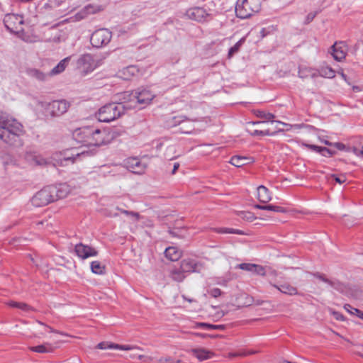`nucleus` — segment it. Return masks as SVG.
<instances>
[{"mask_svg":"<svg viewBox=\"0 0 363 363\" xmlns=\"http://www.w3.org/2000/svg\"><path fill=\"white\" fill-rule=\"evenodd\" d=\"M24 133L23 125L16 119L0 115V139L13 145L19 143V137Z\"/></svg>","mask_w":363,"mask_h":363,"instance_id":"nucleus-1","label":"nucleus"},{"mask_svg":"<svg viewBox=\"0 0 363 363\" xmlns=\"http://www.w3.org/2000/svg\"><path fill=\"white\" fill-rule=\"evenodd\" d=\"M276 123L289 125L280 121H257L249 122L247 123V130L250 132L252 135H272L278 132L279 130L276 125Z\"/></svg>","mask_w":363,"mask_h":363,"instance_id":"nucleus-2","label":"nucleus"},{"mask_svg":"<svg viewBox=\"0 0 363 363\" xmlns=\"http://www.w3.org/2000/svg\"><path fill=\"white\" fill-rule=\"evenodd\" d=\"M125 108L121 104H108L99 110L97 118L101 122L109 123L121 117Z\"/></svg>","mask_w":363,"mask_h":363,"instance_id":"nucleus-3","label":"nucleus"},{"mask_svg":"<svg viewBox=\"0 0 363 363\" xmlns=\"http://www.w3.org/2000/svg\"><path fill=\"white\" fill-rule=\"evenodd\" d=\"M259 0H238L235 6L236 16L240 18H247L260 9Z\"/></svg>","mask_w":363,"mask_h":363,"instance_id":"nucleus-4","label":"nucleus"},{"mask_svg":"<svg viewBox=\"0 0 363 363\" xmlns=\"http://www.w3.org/2000/svg\"><path fill=\"white\" fill-rule=\"evenodd\" d=\"M193 121H196V120H190L184 116H173L166 121V126L167 128L179 126L180 133L191 134L194 129Z\"/></svg>","mask_w":363,"mask_h":363,"instance_id":"nucleus-5","label":"nucleus"},{"mask_svg":"<svg viewBox=\"0 0 363 363\" xmlns=\"http://www.w3.org/2000/svg\"><path fill=\"white\" fill-rule=\"evenodd\" d=\"M55 201L50 186L37 192L32 198L31 202L34 206L42 207Z\"/></svg>","mask_w":363,"mask_h":363,"instance_id":"nucleus-6","label":"nucleus"},{"mask_svg":"<svg viewBox=\"0 0 363 363\" xmlns=\"http://www.w3.org/2000/svg\"><path fill=\"white\" fill-rule=\"evenodd\" d=\"M111 36V32L108 29H99L92 33L90 41L94 47L101 48L110 42Z\"/></svg>","mask_w":363,"mask_h":363,"instance_id":"nucleus-7","label":"nucleus"},{"mask_svg":"<svg viewBox=\"0 0 363 363\" xmlns=\"http://www.w3.org/2000/svg\"><path fill=\"white\" fill-rule=\"evenodd\" d=\"M4 23L6 28L11 33L18 34L23 31L22 25L23 20L21 16L15 14L6 15Z\"/></svg>","mask_w":363,"mask_h":363,"instance_id":"nucleus-8","label":"nucleus"},{"mask_svg":"<svg viewBox=\"0 0 363 363\" xmlns=\"http://www.w3.org/2000/svg\"><path fill=\"white\" fill-rule=\"evenodd\" d=\"M101 64V60H95L90 54L82 55L78 60L79 67L86 73L93 71Z\"/></svg>","mask_w":363,"mask_h":363,"instance_id":"nucleus-9","label":"nucleus"},{"mask_svg":"<svg viewBox=\"0 0 363 363\" xmlns=\"http://www.w3.org/2000/svg\"><path fill=\"white\" fill-rule=\"evenodd\" d=\"M69 107V103L65 100L53 101L48 104L47 111L52 116H60L66 113Z\"/></svg>","mask_w":363,"mask_h":363,"instance_id":"nucleus-10","label":"nucleus"},{"mask_svg":"<svg viewBox=\"0 0 363 363\" xmlns=\"http://www.w3.org/2000/svg\"><path fill=\"white\" fill-rule=\"evenodd\" d=\"M155 94L147 89H138L135 91V104L147 106L155 98Z\"/></svg>","mask_w":363,"mask_h":363,"instance_id":"nucleus-11","label":"nucleus"},{"mask_svg":"<svg viewBox=\"0 0 363 363\" xmlns=\"http://www.w3.org/2000/svg\"><path fill=\"white\" fill-rule=\"evenodd\" d=\"M332 55L337 61H342L346 57L347 47L345 42L335 43L332 47Z\"/></svg>","mask_w":363,"mask_h":363,"instance_id":"nucleus-12","label":"nucleus"},{"mask_svg":"<svg viewBox=\"0 0 363 363\" xmlns=\"http://www.w3.org/2000/svg\"><path fill=\"white\" fill-rule=\"evenodd\" d=\"M74 251L77 255L82 259H86L89 257L96 256L98 252L88 245H84L82 243L75 245Z\"/></svg>","mask_w":363,"mask_h":363,"instance_id":"nucleus-13","label":"nucleus"},{"mask_svg":"<svg viewBox=\"0 0 363 363\" xmlns=\"http://www.w3.org/2000/svg\"><path fill=\"white\" fill-rule=\"evenodd\" d=\"M236 267L242 270L250 272L253 274L259 276L266 275L265 267L262 265L252 263H241L238 264Z\"/></svg>","mask_w":363,"mask_h":363,"instance_id":"nucleus-14","label":"nucleus"},{"mask_svg":"<svg viewBox=\"0 0 363 363\" xmlns=\"http://www.w3.org/2000/svg\"><path fill=\"white\" fill-rule=\"evenodd\" d=\"M94 146H100L108 143L110 140V134L105 129L94 128Z\"/></svg>","mask_w":363,"mask_h":363,"instance_id":"nucleus-15","label":"nucleus"},{"mask_svg":"<svg viewBox=\"0 0 363 363\" xmlns=\"http://www.w3.org/2000/svg\"><path fill=\"white\" fill-rule=\"evenodd\" d=\"M55 200L65 198L71 191V189L67 184H60L58 186H50Z\"/></svg>","mask_w":363,"mask_h":363,"instance_id":"nucleus-16","label":"nucleus"},{"mask_svg":"<svg viewBox=\"0 0 363 363\" xmlns=\"http://www.w3.org/2000/svg\"><path fill=\"white\" fill-rule=\"evenodd\" d=\"M89 133V126H85L74 130L72 133V137L78 143L86 146V140L89 135V134H90Z\"/></svg>","mask_w":363,"mask_h":363,"instance_id":"nucleus-17","label":"nucleus"},{"mask_svg":"<svg viewBox=\"0 0 363 363\" xmlns=\"http://www.w3.org/2000/svg\"><path fill=\"white\" fill-rule=\"evenodd\" d=\"M126 167L133 173L139 174H143L146 169V165L137 158L128 159L126 162Z\"/></svg>","mask_w":363,"mask_h":363,"instance_id":"nucleus-18","label":"nucleus"},{"mask_svg":"<svg viewBox=\"0 0 363 363\" xmlns=\"http://www.w3.org/2000/svg\"><path fill=\"white\" fill-rule=\"evenodd\" d=\"M201 264L192 259H184L180 263V268L186 273L191 272H199V269H198L199 267H201Z\"/></svg>","mask_w":363,"mask_h":363,"instance_id":"nucleus-19","label":"nucleus"},{"mask_svg":"<svg viewBox=\"0 0 363 363\" xmlns=\"http://www.w3.org/2000/svg\"><path fill=\"white\" fill-rule=\"evenodd\" d=\"M66 36L65 33L57 28H51L46 34L45 39L48 42L59 43L62 40H65Z\"/></svg>","mask_w":363,"mask_h":363,"instance_id":"nucleus-20","label":"nucleus"},{"mask_svg":"<svg viewBox=\"0 0 363 363\" xmlns=\"http://www.w3.org/2000/svg\"><path fill=\"white\" fill-rule=\"evenodd\" d=\"M186 16L190 19L201 21L205 19L208 13L203 8L196 7L189 9L186 11Z\"/></svg>","mask_w":363,"mask_h":363,"instance_id":"nucleus-21","label":"nucleus"},{"mask_svg":"<svg viewBox=\"0 0 363 363\" xmlns=\"http://www.w3.org/2000/svg\"><path fill=\"white\" fill-rule=\"evenodd\" d=\"M298 77L301 79H307L308 77L315 78L318 77V69L301 65L298 67Z\"/></svg>","mask_w":363,"mask_h":363,"instance_id":"nucleus-22","label":"nucleus"},{"mask_svg":"<svg viewBox=\"0 0 363 363\" xmlns=\"http://www.w3.org/2000/svg\"><path fill=\"white\" fill-rule=\"evenodd\" d=\"M139 72V69L134 65L126 67L118 71V75L124 80H129Z\"/></svg>","mask_w":363,"mask_h":363,"instance_id":"nucleus-23","label":"nucleus"},{"mask_svg":"<svg viewBox=\"0 0 363 363\" xmlns=\"http://www.w3.org/2000/svg\"><path fill=\"white\" fill-rule=\"evenodd\" d=\"M97 348L101 350H105L107 348L109 349H118L121 350H133L139 349L138 347L135 346H131V345H118V344H114V343H105V342H100L97 345Z\"/></svg>","mask_w":363,"mask_h":363,"instance_id":"nucleus-24","label":"nucleus"},{"mask_svg":"<svg viewBox=\"0 0 363 363\" xmlns=\"http://www.w3.org/2000/svg\"><path fill=\"white\" fill-rule=\"evenodd\" d=\"M164 255L168 259L175 262L181 258L182 256V252L175 247H169L166 248Z\"/></svg>","mask_w":363,"mask_h":363,"instance_id":"nucleus-25","label":"nucleus"},{"mask_svg":"<svg viewBox=\"0 0 363 363\" xmlns=\"http://www.w3.org/2000/svg\"><path fill=\"white\" fill-rule=\"evenodd\" d=\"M257 199L262 203H267L271 201L270 193L266 186L260 185L257 187Z\"/></svg>","mask_w":363,"mask_h":363,"instance_id":"nucleus-26","label":"nucleus"},{"mask_svg":"<svg viewBox=\"0 0 363 363\" xmlns=\"http://www.w3.org/2000/svg\"><path fill=\"white\" fill-rule=\"evenodd\" d=\"M230 162L237 167H241L244 165L253 162V160L251 157L235 155L231 158Z\"/></svg>","mask_w":363,"mask_h":363,"instance_id":"nucleus-27","label":"nucleus"},{"mask_svg":"<svg viewBox=\"0 0 363 363\" xmlns=\"http://www.w3.org/2000/svg\"><path fill=\"white\" fill-rule=\"evenodd\" d=\"M192 354L200 361L208 359L213 356V353L203 348L191 350Z\"/></svg>","mask_w":363,"mask_h":363,"instance_id":"nucleus-28","label":"nucleus"},{"mask_svg":"<svg viewBox=\"0 0 363 363\" xmlns=\"http://www.w3.org/2000/svg\"><path fill=\"white\" fill-rule=\"evenodd\" d=\"M272 286L283 294H288L290 296L298 294L297 289L289 284H284L280 286L277 284H272Z\"/></svg>","mask_w":363,"mask_h":363,"instance_id":"nucleus-29","label":"nucleus"},{"mask_svg":"<svg viewBox=\"0 0 363 363\" xmlns=\"http://www.w3.org/2000/svg\"><path fill=\"white\" fill-rule=\"evenodd\" d=\"M135 96V91H124L119 94L118 96V100L120 102L118 104H121L122 105H124L127 103H133L135 104V99H134Z\"/></svg>","mask_w":363,"mask_h":363,"instance_id":"nucleus-30","label":"nucleus"},{"mask_svg":"<svg viewBox=\"0 0 363 363\" xmlns=\"http://www.w3.org/2000/svg\"><path fill=\"white\" fill-rule=\"evenodd\" d=\"M70 57H66L61 60L49 73L50 76L57 75L62 73L67 67Z\"/></svg>","mask_w":363,"mask_h":363,"instance_id":"nucleus-31","label":"nucleus"},{"mask_svg":"<svg viewBox=\"0 0 363 363\" xmlns=\"http://www.w3.org/2000/svg\"><path fill=\"white\" fill-rule=\"evenodd\" d=\"M86 154H88V152L85 150L79 151V150L77 148H72L70 150V154L65 152L64 160L66 161L71 160L72 162H74L77 157L85 155Z\"/></svg>","mask_w":363,"mask_h":363,"instance_id":"nucleus-32","label":"nucleus"},{"mask_svg":"<svg viewBox=\"0 0 363 363\" xmlns=\"http://www.w3.org/2000/svg\"><path fill=\"white\" fill-rule=\"evenodd\" d=\"M318 76L322 77L333 79L335 77V71L330 67L321 66L320 69H318Z\"/></svg>","mask_w":363,"mask_h":363,"instance_id":"nucleus-33","label":"nucleus"},{"mask_svg":"<svg viewBox=\"0 0 363 363\" xmlns=\"http://www.w3.org/2000/svg\"><path fill=\"white\" fill-rule=\"evenodd\" d=\"M169 276L172 280H174L175 281H178V282L182 281L186 277L185 274L184 273V272L182 270V269L180 267L179 269H177V268L172 269L170 271Z\"/></svg>","mask_w":363,"mask_h":363,"instance_id":"nucleus-34","label":"nucleus"},{"mask_svg":"<svg viewBox=\"0 0 363 363\" xmlns=\"http://www.w3.org/2000/svg\"><path fill=\"white\" fill-rule=\"evenodd\" d=\"M91 270L94 274L101 275L105 274L106 267L99 261H93L91 263Z\"/></svg>","mask_w":363,"mask_h":363,"instance_id":"nucleus-35","label":"nucleus"},{"mask_svg":"<svg viewBox=\"0 0 363 363\" xmlns=\"http://www.w3.org/2000/svg\"><path fill=\"white\" fill-rule=\"evenodd\" d=\"M6 304L11 307L19 308L26 312H30L34 311V309L30 306L29 305L25 303L16 302V301H9L6 303Z\"/></svg>","mask_w":363,"mask_h":363,"instance_id":"nucleus-36","label":"nucleus"},{"mask_svg":"<svg viewBox=\"0 0 363 363\" xmlns=\"http://www.w3.org/2000/svg\"><path fill=\"white\" fill-rule=\"evenodd\" d=\"M28 72L30 77H32L39 81L45 80L47 78V76L49 75V74H45L43 72H41L38 69H30L28 71Z\"/></svg>","mask_w":363,"mask_h":363,"instance_id":"nucleus-37","label":"nucleus"},{"mask_svg":"<svg viewBox=\"0 0 363 363\" xmlns=\"http://www.w3.org/2000/svg\"><path fill=\"white\" fill-rule=\"evenodd\" d=\"M237 215L242 219L247 222H253L254 220L257 219V218L254 215V213L250 211H238Z\"/></svg>","mask_w":363,"mask_h":363,"instance_id":"nucleus-38","label":"nucleus"},{"mask_svg":"<svg viewBox=\"0 0 363 363\" xmlns=\"http://www.w3.org/2000/svg\"><path fill=\"white\" fill-rule=\"evenodd\" d=\"M38 324L40 326V328L38 330V335H44L45 332L48 331V332H50V333H60L61 335H66L65 333H60V332H59L57 330H55L53 328H52L51 327H50V326H48L47 325H45V324H43L41 322H38Z\"/></svg>","mask_w":363,"mask_h":363,"instance_id":"nucleus-39","label":"nucleus"},{"mask_svg":"<svg viewBox=\"0 0 363 363\" xmlns=\"http://www.w3.org/2000/svg\"><path fill=\"white\" fill-rule=\"evenodd\" d=\"M30 162L35 165L43 166L48 164V162L40 155H33L30 157Z\"/></svg>","mask_w":363,"mask_h":363,"instance_id":"nucleus-40","label":"nucleus"},{"mask_svg":"<svg viewBox=\"0 0 363 363\" xmlns=\"http://www.w3.org/2000/svg\"><path fill=\"white\" fill-rule=\"evenodd\" d=\"M344 308L350 314L355 315L363 320V312L360 310L353 308L350 304H345Z\"/></svg>","mask_w":363,"mask_h":363,"instance_id":"nucleus-41","label":"nucleus"},{"mask_svg":"<svg viewBox=\"0 0 363 363\" xmlns=\"http://www.w3.org/2000/svg\"><path fill=\"white\" fill-rule=\"evenodd\" d=\"M244 42H245V38H242L238 42H237L233 47H232L229 50L228 54V58H231L235 53H236L239 51L241 45L243 44Z\"/></svg>","mask_w":363,"mask_h":363,"instance_id":"nucleus-42","label":"nucleus"},{"mask_svg":"<svg viewBox=\"0 0 363 363\" xmlns=\"http://www.w3.org/2000/svg\"><path fill=\"white\" fill-rule=\"evenodd\" d=\"M328 181L329 182L330 179H333L335 182L342 184L347 181V177L345 174H330L326 177Z\"/></svg>","mask_w":363,"mask_h":363,"instance_id":"nucleus-43","label":"nucleus"},{"mask_svg":"<svg viewBox=\"0 0 363 363\" xmlns=\"http://www.w3.org/2000/svg\"><path fill=\"white\" fill-rule=\"evenodd\" d=\"M216 231L218 233H234L238 235H244V232L240 230L233 229V228H220L216 229Z\"/></svg>","mask_w":363,"mask_h":363,"instance_id":"nucleus-44","label":"nucleus"},{"mask_svg":"<svg viewBox=\"0 0 363 363\" xmlns=\"http://www.w3.org/2000/svg\"><path fill=\"white\" fill-rule=\"evenodd\" d=\"M255 113L256 114V116L257 117L262 118V119L267 120V121H273V119L275 117L274 115L271 113H266L264 111H259V110L255 111Z\"/></svg>","mask_w":363,"mask_h":363,"instance_id":"nucleus-45","label":"nucleus"},{"mask_svg":"<svg viewBox=\"0 0 363 363\" xmlns=\"http://www.w3.org/2000/svg\"><path fill=\"white\" fill-rule=\"evenodd\" d=\"M302 145L310 150L321 153L323 155H325L323 153L324 151H328V148L327 147H320L315 145H310L307 143H303Z\"/></svg>","mask_w":363,"mask_h":363,"instance_id":"nucleus-46","label":"nucleus"},{"mask_svg":"<svg viewBox=\"0 0 363 363\" xmlns=\"http://www.w3.org/2000/svg\"><path fill=\"white\" fill-rule=\"evenodd\" d=\"M198 325L202 328H205L206 329H212V330H223L225 326L223 325H212L205 323H198Z\"/></svg>","mask_w":363,"mask_h":363,"instance_id":"nucleus-47","label":"nucleus"},{"mask_svg":"<svg viewBox=\"0 0 363 363\" xmlns=\"http://www.w3.org/2000/svg\"><path fill=\"white\" fill-rule=\"evenodd\" d=\"M90 134L87 138L86 147L94 146V127L89 126Z\"/></svg>","mask_w":363,"mask_h":363,"instance_id":"nucleus-48","label":"nucleus"},{"mask_svg":"<svg viewBox=\"0 0 363 363\" xmlns=\"http://www.w3.org/2000/svg\"><path fill=\"white\" fill-rule=\"evenodd\" d=\"M265 210L279 213H286V210L281 206L274 205H265Z\"/></svg>","mask_w":363,"mask_h":363,"instance_id":"nucleus-49","label":"nucleus"},{"mask_svg":"<svg viewBox=\"0 0 363 363\" xmlns=\"http://www.w3.org/2000/svg\"><path fill=\"white\" fill-rule=\"evenodd\" d=\"M87 177H87L88 181H93V180L98 181L103 177V176L101 175V174H99L96 171H93V172H89L88 174Z\"/></svg>","mask_w":363,"mask_h":363,"instance_id":"nucleus-50","label":"nucleus"},{"mask_svg":"<svg viewBox=\"0 0 363 363\" xmlns=\"http://www.w3.org/2000/svg\"><path fill=\"white\" fill-rule=\"evenodd\" d=\"M30 350L33 352H39V353H45V352H48L50 351V350H48L45 347V346L43 345L35 346V347H30Z\"/></svg>","mask_w":363,"mask_h":363,"instance_id":"nucleus-51","label":"nucleus"},{"mask_svg":"<svg viewBox=\"0 0 363 363\" xmlns=\"http://www.w3.org/2000/svg\"><path fill=\"white\" fill-rule=\"evenodd\" d=\"M118 210H119L122 213H123L125 215H127V216H134V218H135V220H138L141 218L140 215L138 213H137V212L129 211H127V210H123V209H120V208H118Z\"/></svg>","mask_w":363,"mask_h":363,"instance_id":"nucleus-52","label":"nucleus"},{"mask_svg":"<svg viewBox=\"0 0 363 363\" xmlns=\"http://www.w3.org/2000/svg\"><path fill=\"white\" fill-rule=\"evenodd\" d=\"M208 293L213 298H217L222 294V291L218 288H213L208 290Z\"/></svg>","mask_w":363,"mask_h":363,"instance_id":"nucleus-53","label":"nucleus"},{"mask_svg":"<svg viewBox=\"0 0 363 363\" xmlns=\"http://www.w3.org/2000/svg\"><path fill=\"white\" fill-rule=\"evenodd\" d=\"M333 315L334 316V318L336 319V320H344V317L343 315L340 313L339 312H336V311H333Z\"/></svg>","mask_w":363,"mask_h":363,"instance_id":"nucleus-54","label":"nucleus"},{"mask_svg":"<svg viewBox=\"0 0 363 363\" xmlns=\"http://www.w3.org/2000/svg\"><path fill=\"white\" fill-rule=\"evenodd\" d=\"M314 276L324 282H326L328 284H332V282L329 279H326L324 276H323L321 274H316Z\"/></svg>","mask_w":363,"mask_h":363,"instance_id":"nucleus-55","label":"nucleus"},{"mask_svg":"<svg viewBox=\"0 0 363 363\" xmlns=\"http://www.w3.org/2000/svg\"><path fill=\"white\" fill-rule=\"evenodd\" d=\"M352 91H353L354 92L357 93V92H360V91H363V86H356V85H353V86H352Z\"/></svg>","mask_w":363,"mask_h":363,"instance_id":"nucleus-56","label":"nucleus"},{"mask_svg":"<svg viewBox=\"0 0 363 363\" xmlns=\"http://www.w3.org/2000/svg\"><path fill=\"white\" fill-rule=\"evenodd\" d=\"M338 74L342 77V78L347 83V84L350 85V82L348 81L347 76L344 74L342 71L338 72Z\"/></svg>","mask_w":363,"mask_h":363,"instance_id":"nucleus-57","label":"nucleus"},{"mask_svg":"<svg viewBox=\"0 0 363 363\" xmlns=\"http://www.w3.org/2000/svg\"><path fill=\"white\" fill-rule=\"evenodd\" d=\"M169 233L172 235V237H177L179 238H184V235H179L177 232L176 231H169Z\"/></svg>","mask_w":363,"mask_h":363,"instance_id":"nucleus-58","label":"nucleus"},{"mask_svg":"<svg viewBox=\"0 0 363 363\" xmlns=\"http://www.w3.org/2000/svg\"><path fill=\"white\" fill-rule=\"evenodd\" d=\"M333 145L340 150L345 148V145L340 143H336Z\"/></svg>","mask_w":363,"mask_h":363,"instance_id":"nucleus-59","label":"nucleus"},{"mask_svg":"<svg viewBox=\"0 0 363 363\" xmlns=\"http://www.w3.org/2000/svg\"><path fill=\"white\" fill-rule=\"evenodd\" d=\"M315 17V14L314 13H309L307 17H306V23H309L311 22Z\"/></svg>","mask_w":363,"mask_h":363,"instance_id":"nucleus-60","label":"nucleus"},{"mask_svg":"<svg viewBox=\"0 0 363 363\" xmlns=\"http://www.w3.org/2000/svg\"><path fill=\"white\" fill-rule=\"evenodd\" d=\"M179 167V163H178V162L174 163V167H173V169L172 171V174H174L176 171L178 169Z\"/></svg>","mask_w":363,"mask_h":363,"instance_id":"nucleus-61","label":"nucleus"},{"mask_svg":"<svg viewBox=\"0 0 363 363\" xmlns=\"http://www.w3.org/2000/svg\"><path fill=\"white\" fill-rule=\"evenodd\" d=\"M246 354L245 353H230L229 357L245 356Z\"/></svg>","mask_w":363,"mask_h":363,"instance_id":"nucleus-62","label":"nucleus"},{"mask_svg":"<svg viewBox=\"0 0 363 363\" xmlns=\"http://www.w3.org/2000/svg\"><path fill=\"white\" fill-rule=\"evenodd\" d=\"M254 208H255L257 209H260V210H265V205L255 204L254 206Z\"/></svg>","mask_w":363,"mask_h":363,"instance_id":"nucleus-63","label":"nucleus"},{"mask_svg":"<svg viewBox=\"0 0 363 363\" xmlns=\"http://www.w3.org/2000/svg\"><path fill=\"white\" fill-rule=\"evenodd\" d=\"M182 298H183L184 300H186V301H187L188 302H189V303L194 302V299H192V298H187L186 296H184V295H182Z\"/></svg>","mask_w":363,"mask_h":363,"instance_id":"nucleus-64","label":"nucleus"}]
</instances>
